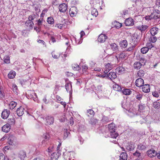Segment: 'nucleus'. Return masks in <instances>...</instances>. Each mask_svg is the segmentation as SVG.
<instances>
[{
    "label": "nucleus",
    "mask_w": 160,
    "mask_h": 160,
    "mask_svg": "<svg viewBox=\"0 0 160 160\" xmlns=\"http://www.w3.org/2000/svg\"><path fill=\"white\" fill-rule=\"evenodd\" d=\"M67 9V5L65 3H63L62 4L59 6V11L61 12H65L66 11Z\"/></svg>",
    "instance_id": "8"
},
{
    "label": "nucleus",
    "mask_w": 160,
    "mask_h": 160,
    "mask_svg": "<svg viewBox=\"0 0 160 160\" xmlns=\"http://www.w3.org/2000/svg\"><path fill=\"white\" fill-rule=\"evenodd\" d=\"M27 111L23 107L21 106L18 108L17 110V113L18 116H21L22 115L24 112H26Z\"/></svg>",
    "instance_id": "4"
},
{
    "label": "nucleus",
    "mask_w": 160,
    "mask_h": 160,
    "mask_svg": "<svg viewBox=\"0 0 160 160\" xmlns=\"http://www.w3.org/2000/svg\"><path fill=\"white\" fill-rule=\"evenodd\" d=\"M121 91L123 94L126 95H130L132 92L128 88L124 89L122 90H121Z\"/></svg>",
    "instance_id": "24"
},
{
    "label": "nucleus",
    "mask_w": 160,
    "mask_h": 160,
    "mask_svg": "<svg viewBox=\"0 0 160 160\" xmlns=\"http://www.w3.org/2000/svg\"><path fill=\"white\" fill-rule=\"evenodd\" d=\"M65 88L67 91L68 92H70L72 90V87L70 82H67L65 85Z\"/></svg>",
    "instance_id": "26"
},
{
    "label": "nucleus",
    "mask_w": 160,
    "mask_h": 160,
    "mask_svg": "<svg viewBox=\"0 0 160 160\" xmlns=\"http://www.w3.org/2000/svg\"><path fill=\"white\" fill-rule=\"evenodd\" d=\"M5 156L2 153H0V160H5Z\"/></svg>",
    "instance_id": "56"
},
{
    "label": "nucleus",
    "mask_w": 160,
    "mask_h": 160,
    "mask_svg": "<svg viewBox=\"0 0 160 160\" xmlns=\"http://www.w3.org/2000/svg\"><path fill=\"white\" fill-rule=\"evenodd\" d=\"M114 24L115 27L118 28H120L122 26V23L117 21L115 22Z\"/></svg>",
    "instance_id": "41"
},
{
    "label": "nucleus",
    "mask_w": 160,
    "mask_h": 160,
    "mask_svg": "<svg viewBox=\"0 0 160 160\" xmlns=\"http://www.w3.org/2000/svg\"><path fill=\"white\" fill-rule=\"evenodd\" d=\"M16 75V72L14 71H10L8 74V78L10 79H13L15 77Z\"/></svg>",
    "instance_id": "25"
},
{
    "label": "nucleus",
    "mask_w": 160,
    "mask_h": 160,
    "mask_svg": "<svg viewBox=\"0 0 160 160\" xmlns=\"http://www.w3.org/2000/svg\"><path fill=\"white\" fill-rule=\"evenodd\" d=\"M113 88L114 90L118 92L121 91L122 89L121 87L117 84L113 85Z\"/></svg>",
    "instance_id": "29"
},
{
    "label": "nucleus",
    "mask_w": 160,
    "mask_h": 160,
    "mask_svg": "<svg viewBox=\"0 0 160 160\" xmlns=\"http://www.w3.org/2000/svg\"><path fill=\"white\" fill-rule=\"evenodd\" d=\"M43 101L45 104H47L48 103V101H47L46 97H45L43 98Z\"/></svg>",
    "instance_id": "62"
},
{
    "label": "nucleus",
    "mask_w": 160,
    "mask_h": 160,
    "mask_svg": "<svg viewBox=\"0 0 160 160\" xmlns=\"http://www.w3.org/2000/svg\"><path fill=\"white\" fill-rule=\"evenodd\" d=\"M28 97L30 99H32L35 102L37 100V96L36 93L33 92H31L30 95H28Z\"/></svg>",
    "instance_id": "16"
},
{
    "label": "nucleus",
    "mask_w": 160,
    "mask_h": 160,
    "mask_svg": "<svg viewBox=\"0 0 160 160\" xmlns=\"http://www.w3.org/2000/svg\"><path fill=\"white\" fill-rule=\"evenodd\" d=\"M37 16L36 14H34L32 15H30L28 17V20L26 21L27 23H32L33 25L34 24L32 20H33L34 19L36 18Z\"/></svg>",
    "instance_id": "17"
},
{
    "label": "nucleus",
    "mask_w": 160,
    "mask_h": 160,
    "mask_svg": "<svg viewBox=\"0 0 160 160\" xmlns=\"http://www.w3.org/2000/svg\"><path fill=\"white\" fill-rule=\"evenodd\" d=\"M133 155L134 156H136L138 158L140 157L141 153L137 151H136L135 152L133 153Z\"/></svg>",
    "instance_id": "54"
},
{
    "label": "nucleus",
    "mask_w": 160,
    "mask_h": 160,
    "mask_svg": "<svg viewBox=\"0 0 160 160\" xmlns=\"http://www.w3.org/2000/svg\"><path fill=\"white\" fill-rule=\"evenodd\" d=\"M144 82L143 79L142 78H139L136 79L135 82V84L137 87H141L144 84Z\"/></svg>",
    "instance_id": "6"
},
{
    "label": "nucleus",
    "mask_w": 160,
    "mask_h": 160,
    "mask_svg": "<svg viewBox=\"0 0 160 160\" xmlns=\"http://www.w3.org/2000/svg\"><path fill=\"white\" fill-rule=\"evenodd\" d=\"M135 97L138 100H141L142 97V95L140 93H137V95H135Z\"/></svg>",
    "instance_id": "43"
},
{
    "label": "nucleus",
    "mask_w": 160,
    "mask_h": 160,
    "mask_svg": "<svg viewBox=\"0 0 160 160\" xmlns=\"http://www.w3.org/2000/svg\"><path fill=\"white\" fill-rule=\"evenodd\" d=\"M4 62L6 63H10L9 57L8 56L5 57L4 58Z\"/></svg>",
    "instance_id": "48"
},
{
    "label": "nucleus",
    "mask_w": 160,
    "mask_h": 160,
    "mask_svg": "<svg viewBox=\"0 0 160 160\" xmlns=\"http://www.w3.org/2000/svg\"><path fill=\"white\" fill-rule=\"evenodd\" d=\"M160 17V11L157 10L154 11L150 15L146 16V19L147 20H151L152 19H156Z\"/></svg>",
    "instance_id": "2"
},
{
    "label": "nucleus",
    "mask_w": 160,
    "mask_h": 160,
    "mask_svg": "<svg viewBox=\"0 0 160 160\" xmlns=\"http://www.w3.org/2000/svg\"><path fill=\"white\" fill-rule=\"evenodd\" d=\"M131 143V142H130V144L126 147L128 151L132 150L134 148V145H132Z\"/></svg>",
    "instance_id": "32"
},
{
    "label": "nucleus",
    "mask_w": 160,
    "mask_h": 160,
    "mask_svg": "<svg viewBox=\"0 0 160 160\" xmlns=\"http://www.w3.org/2000/svg\"><path fill=\"white\" fill-rule=\"evenodd\" d=\"M74 120L73 118L72 117H71V118H70V124L71 125H73L74 123Z\"/></svg>",
    "instance_id": "63"
},
{
    "label": "nucleus",
    "mask_w": 160,
    "mask_h": 160,
    "mask_svg": "<svg viewBox=\"0 0 160 160\" xmlns=\"http://www.w3.org/2000/svg\"><path fill=\"white\" fill-rule=\"evenodd\" d=\"M149 50V48L148 47H144L141 49V52L142 54H145L148 52Z\"/></svg>",
    "instance_id": "35"
},
{
    "label": "nucleus",
    "mask_w": 160,
    "mask_h": 160,
    "mask_svg": "<svg viewBox=\"0 0 160 160\" xmlns=\"http://www.w3.org/2000/svg\"><path fill=\"white\" fill-rule=\"evenodd\" d=\"M69 133L68 130L67 129H66L65 131H64V133L63 138L64 139H66L68 137Z\"/></svg>",
    "instance_id": "46"
},
{
    "label": "nucleus",
    "mask_w": 160,
    "mask_h": 160,
    "mask_svg": "<svg viewBox=\"0 0 160 160\" xmlns=\"http://www.w3.org/2000/svg\"><path fill=\"white\" fill-rule=\"evenodd\" d=\"M8 123L7 124H9V125H13L15 123V119L14 118L9 119H8Z\"/></svg>",
    "instance_id": "40"
},
{
    "label": "nucleus",
    "mask_w": 160,
    "mask_h": 160,
    "mask_svg": "<svg viewBox=\"0 0 160 160\" xmlns=\"http://www.w3.org/2000/svg\"><path fill=\"white\" fill-rule=\"evenodd\" d=\"M146 147L143 145H142L141 144H140L138 146V148L140 150H144L146 148Z\"/></svg>",
    "instance_id": "52"
},
{
    "label": "nucleus",
    "mask_w": 160,
    "mask_h": 160,
    "mask_svg": "<svg viewBox=\"0 0 160 160\" xmlns=\"http://www.w3.org/2000/svg\"><path fill=\"white\" fill-rule=\"evenodd\" d=\"M120 47L122 48H126L128 45L127 42L126 40H124L120 42Z\"/></svg>",
    "instance_id": "31"
},
{
    "label": "nucleus",
    "mask_w": 160,
    "mask_h": 160,
    "mask_svg": "<svg viewBox=\"0 0 160 160\" xmlns=\"http://www.w3.org/2000/svg\"><path fill=\"white\" fill-rule=\"evenodd\" d=\"M120 160H127V154L125 152H122L120 155Z\"/></svg>",
    "instance_id": "23"
},
{
    "label": "nucleus",
    "mask_w": 160,
    "mask_h": 160,
    "mask_svg": "<svg viewBox=\"0 0 160 160\" xmlns=\"http://www.w3.org/2000/svg\"><path fill=\"white\" fill-rule=\"evenodd\" d=\"M147 154L149 157L152 158L156 156L157 152L154 149H151L148 150L147 152Z\"/></svg>",
    "instance_id": "5"
},
{
    "label": "nucleus",
    "mask_w": 160,
    "mask_h": 160,
    "mask_svg": "<svg viewBox=\"0 0 160 160\" xmlns=\"http://www.w3.org/2000/svg\"><path fill=\"white\" fill-rule=\"evenodd\" d=\"M42 21H43V19H42V18L38 20V26H40V25H41L42 24Z\"/></svg>",
    "instance_id": "60"
},
{
    "label": "nucleus",
    "mask_w": 160,
    "mask_h": 160,
    "mask_svg": "<svg viewBox=\"0 0 160 160\" xmlns=\"http://www.w3.org/2000/svg\"><path fill=\"white\" fill-rule=\"evenodd\" d=\"M145 106L144 104H143L142 103L138 105V110L140 112H142L145 109Z\"/></svg>",
    "instance_id": "36"
},
{
    "label": "nucleus",
    "mask_w": 160,
    "mask_h": 160,
    "mask_svg": "<svg viewBox=\"0 0 160 160\" xmlns=\"http://www.w3.org/2000/svg\"><path fill=\"white\" fill-rule=\"evenodd\" d=\"M10 114V111L7 109H4L2 113V117L3 119H7Z\"/></svg>",
    "instance_id": "9"
},
{
    "label": "nucleus",
    "mask_w": 160,
    "mask_h": 160,
    "mask_svg": "<svg viewBox=\"0 0 160 160\" xmlns=\"http://www.w3.org/2000/svg\"><path fill=\"white\" fill-rule=\"evenodd\" d=\"M143 65V64L141 63L140 62H135L134 64L133 67L135 69H139Z\"/></svg>",
    "instance_id": "21"
},
{
    "label": "nucleus",
    "mask_w": 160,
    "mask_h": 160,
    "mask_svg": "<svg viewBox=\"0 0 160 160\" xmlns=\"http://www.w3.org/2000/svg\"><path fill=\"white\" fill-rule=\"evenodd\" d=\"M102 120L103 121H105L107 122H108L109 121L108 118L106 117H104L103 118Z\"/></svg>",
    "instance_id": "59"
},
{
    "label": "nucleus",
    "mask_w": 160,
    "mask_h": 160,
    "mask_svg": "<svg viewBox=\"0 0 160 160\" xmlns=\"http://www.w3.org/2000/svg\"><path fill=\"white\" fill-rule=\"evenodd\" d=\"M126 57V56L125 55L124 53H121L119 54L117 56V58L118 59L119 58V59L122 60L124 59V58Z\"/></svg>",
    "instance_id": "30"
},
{
    "label": "nucleus",
    "mask_w": 160,
    "mask_h": 160,
    "mask_svg": "<svg viewBox=\"0 0 160 160\" xmlns=\"http://www.w3.org/2000/svg\"><path fill=\"white\" fill-rule=\"evenodd\" d=\"M107 77L111 80L114 79L116 78L117 75L115 73L113 72H110L108 74L107 73Z\"/></svg>",
    "instance_id": "15"
},
{
    "label": "nucleus",
    "mask_w": 160,
    "mask_h": 160,
    "mask_svg": "<svg viewBox=\"0 0 160 160\" xmlns=\"http://www.w3.org/2000/svg\"><path fill=\"white\" fill-rule=\"evenodd\" d=\"M54 118L51 116H48L46 118V124L49 125L52 124L54 122Z\"/></svg>",
    "instance_id": "7"
},
{
    "label": "nucleus",
    "mask_w": 160,
    "mask_h": 160,
    "mask_svg": "<svg viewBox=\"0 0 160 160\" xmlns=\"http://www.w3.org/2000/svg\"><path fill=\"white\" fill-rule=\"evenodd\" d=\"M8 143L9 144L13 145L15 144V141L13 137H10L8 139Z\"/></svg>",
    "instance_id": "28"
},
{
    "label": "nucleus",
    "mask_w": 160,
    "mask_h": 160,
    "mask_svg": "<svg viewBox=\"0 0 160 160\" xmlns=\"http://www.w3.org/2000/svg\"><path fill=\"white\" fill-rule=\"evenodd\" d=\"M128 13V11L127 10H125L122 11V15H126Z\"/></svg>",
    "instance_id": "64"
},
{
    "label": "nucleus",
    "mask_w": 160,
    "mask_h": 160,
    "mask_svg": "<svg viewBox=\"0 0 160 160\" xmlns=\"http://www.w3.org/2000/svg\"><path fill=\"white\" fill-rule=\"evenodd\" d=\"M10 129L11 126L10 125H9V124H6L2 127V130L5 132H8Z\"/></svg>",
    "instance_id": "13"
},
{
    "label": "nucleus",
    "mask_w": 160,
    "mask_h": 160,
    "mask_svg": "<svg viewBox=\"0 0 160 160\" xmlns=\"http://www.w3.org/2000/svg\"><path fill=\"white\" fill-rule=\"evenodd\" d=\"M148 26L146 25H139L137 27V28L141 32H144L148 28Z\"/></svg>",
    "instance_id": "14"
},
{
    "label": "nucleus",
    "mask_w": 160,
    "mask_h": 160,
    "mask_svg": "<svg viewBox=\"0 0 160 160\" xmlns=\"http://www.w3.org/2000/svg\"><path fill=\"white\" fill-rule=\"evenodd\" d=\"M125 24L127 26H132L134 24V22L132 18H128L127 19L125 22Z\"/></svg>",
    "instance_id": "10"
},
{
    "label": "nucleus",
    "mask_w": 160,
    "mask_h": 160,
    "mask_svg": "<svg viewBox=\"0 0 160 160\" xmlns=\"http://www.w3.org/2000/svg\"><path fill=\"white\" fill-rule=\"evenodd\" d=\"M128 115L131 117H132L137 114L136 109L132 106L128 110Z\"/></svg>",
    "instance_id": "3"
},
{
    "label": "nucleus",
    "mask_w": 160,
    "mask_h": 160,
    "mask_svg": "<svg viewBox=\"0 0 160 160\" xmlns=\"http://www.w3.org/2000/svg\"><path fill=\"white\" fill-rule=\"evenodd\" d=\"M134 48V46H133L131 47H129L127 49V51H131L133 50V48Z\"/></svg>",
    "instance_id": "61"
},
{
    "label": "nucleus",
    "mask_w": 160,
    "mask_h": 160,
    "mask_svg": "<svg viewBox=\"0 0 160 160\" xmlns=\"http://www.w3.org/2000/svg\"><path fill=\"white\" fill-rule=\"evenodd\" d=\"M112 67L109 63H108L105 66V70L104 72L105 74L107 73L112 69Z\"/></svg>",
    "instance_id": "20"
},
{
    "label": "nucleus",
    "mask_w": 160,
    "mask_h": 160,
    "mask_svg": "<svg viewBox=\"0 0 160 160\" xmlns=\"http://www.w3.org/2000/svg\"><path fill=\"white\" fill-rule=\"evenodd\" d=\"M107 37L104 34H101L98 38V42H101L105 41Z\"/></svg>",
    "instance_id": "12"
},
{
    "label": "nucleus",
    "mask_w": 160,
    "mask_h": 160,
    "mask_svg": "<svg viewBox=\"0 0 160 160\" xmlns=\"http://www.w3.org/2000/svg\"><path fill=\"white\" fill-rule=\"evenodd\" d=\"M12 89L13 92L16 94L18 93V88L17 86L15 84H13L12 85Z\"/></svg>",
    "instance_id": "42"
},
{
    "label": "nucleus",
    "mask_w": 160,
    "mask_h": 160,
    "mask_svg": "<svg viewBox=\"0 0 160 160\" xmlns=\"http://www.w3.org/2000/svg\"><path fill=\"white\" fill-rule=\"evenodd\" d=\"M111 48L115 52H117L118 51V47L115 43L110 44Z\"/></svg>",
    "instance_id": "22"
},
{
    "label": "nucleus",
    "mask_w": 160,
    "mask_h": 160,
    "mask_svg": "<svg viewBox=\"0 0 160 160\" xmlns=\"http://www.w3.org/2000/svg\"><path fill=\"white\" fill-rule=\"evenodd\" d=\"M152 94L154 97L158 98L159 97L158 93L156 91H155L153 92L152 93Z\"/></svg>",
    "instance_id": "55"
},
{
    "label": "nucleus",
    "mask_w": 160,
    "mask_h": 160,
    "mask_svg": "<svg viewBox=\"0 0 160 160\" xmlns=\"http://www.w3.org/2000/svg\"><path fill=\"white\" fill-rule=\"evenodd\" d=\"M82 68L83 71L84 72H86L88 69L87 66L85 65L82 66Z\"/></svg>",
    "instance_id": "58"
},
{
    "label": "nucleus",
    "mask_w": 160,
    "mask_h": 160,
    "mask_svg": "<svg viewBox=\"0 0 160 160\" xmlns=\"http://www.w3.org/2000/svg\"><path fill=\"white\" fill-rule=\"evenodd\" d=\"M47 22L48 23L51 24H52L54 23V20L52 17H50L48 18Z\"/></svg>",
    "instance_id": "38"
},
{
    "label": "nucleus",
    "mask_w": 160,
    "mask_h": 160,
    "mask_svg": "<svg viewBox=\"0 0 160 160\" xmlns=\"http://www.w3.org/2000/svg\"><path fill=\"white\" fill-rule=\"evenodd\" d=\"M76 8L75 7H72L70 9L69 12L70 15L72 16H73L75 15L77 12L76 10Z\"/></svg>",
    "instance_id": "18"
},
{
    "label": "nucleus",
    "mask_w": 160,
    "mask_h": 160,
    "mask_svg": "<svg viewBox=\"0 0 160 160\" xmlns=\"http://www.w3.org/2000/svg\"><path fill=\"white\" fill-rule=\"evenodd\" d=\"M160 106V103L158 102H155L153 103V107L156 108H158Z\"/></svg>",
    "instance_id": "44"
},
{
    "label": "nucleus",
    "mask_w": 160,
    "mask_h": 160,
    "mask_svg": "<svg viewBox=\"0 0 160 160\" xmlns=\"http://www.w3.org/2000/svg\"><path fill=\"white\" fill-rule=\"evenodd\" d=\"M142 88V90L143 92L146 93L149 92L150 91V86L148 84L143 85Z\"/></svg>",
    "instance_id": "11"
},
{
    "label": "nucleus",
    "mask_w": 160,
    "mask_h": 160,
    "mask_svg": "<svg viewBox=\"0 0 160 160\" xmlns=\"http://www.w3.org/2000/svg\"><path fill=\"white\" fill-rule=\"evenodd\" d=\"M17 104L14 101H11L9 104V108L11 109H13L17 106Z\"/></svg>",
    "instance_id": "27"
},
{
    "label": "nucleus",
    "mask_w": 160,
    "mask_h": 160,
    "mask_svg": "<svg viewBox=\"0 0 160 160\" xmlns=\"http://www.w3.org/2000/svg\"><path fill=\"white\" fill-rule=\"evenodd\" d=\"M91 13L92 15L94 16L95 17H96L98 15V12L95 9H93V10H92Z\"/></svg>",
    "instance_id": "49"
},
{
    "label": "nucleus",
    "mask_w": 160,
    "mask_h": 160,
    "mask_svg": "<svg viewBox=\"0 0 160 160\" xmlns=\"http://www.w3.org/2000/svg\"><path fill=\"white\" fill-rule=\"evenodd\" d=\"M19 156L21 159H23L26 156L25 152L22 151L20 152Z\"/></svg>",
    "instance_id": "39"
},
{
    "label": "nucleus",
    "mask_w": 160,
    "mask_h": 160,
    "mask_svg": "<svg viewBox=\"0 0 160 160\" xmlns=\"http://www.w3.org/2000/svg\"><path fill=\"white\" fill-rule=\"evenodd\" d=\"M55 27L61 29L62 27V25L61 24H58L55 25Z\"/></svg>",
    "instance_id": "57"
},
{
    "label": "nucleus",
    "mask_w": 160,
    "mask_h": 160,
    "mask_svg": "<svg viewBox=\"0 0 160 160\" xmlns=\"http://www.w3.org/2000/svg\"><path fill=\"white\" fill-rule=\"evenodd\" d=\"M154 36H152L151 37L150 39V41L153 43L155 42L157 40V37Z\"/></svg>",
    "instance_id": "47"
},
{
    "label": "nucleus",
    "mask_w": 160,
    "mask_h": 160,
    "mask_svg": "<svg viewBox=\"0 0 160 160\" xmlns=\"http://www.w3.org/2000/svg\"><path fill=\"white\" fill-rule=\"evenodd\" d=\"M139 62L142 64L143 63V65H144L146 63V61L144 57H142L141 58Z\"/></svg>",
    "instance_id": "51"
},
{
    "label": "nucleus",
    "mask_w": 160,
    "mask_h": 160,
    "mask_svg": "<svg viewBox=\"0 0 160 160\" xmlns=\"http://www.w3.org/2000/svg\"><path fill=\"white\" fill-rule=\"evenodd\" d=\"M144 72L142 70H140L138 72L137 75L139 77H142L144 75Z\"/></svg>",
    "instance_id": "37"
},
{
    "label": "nucleus",
    "mask_w": 160,
    "mask_h": 160,
    "mask_svg": "<svg viewBox=\"0 0 160 160\" xmlns=\"http://www.w3.org/2000/svg\"><path fill=\"white\" fill-rule=\"evenodd\" d=\"M125 70L124 68L122 67H118L116 69V71L119 72H122Z\"/></svg>",
    "instance_id": "45"
},
{
    "label": "nucleus",
    "mask_w": 160,
    "mask_h": 160,
    "mask_svg": "<svg viewBox=\"0 0 160 160\" xmlns=\"http://www.w3.org/2000/svg\"><path fill=\"white\" fill-rule=\"evenodd\" d=\"M158 29L155 27L152 28L150 30V32L152 36H155L157 33Z\"/></svg>",
    "instance_id": "19"
},
{
    "label": "nucleus",
    "mask_w": 160,
    "mask_h": 160,
    "mask_svg": "<svg viewBox=\"0 0 160 160\" xmlns=\"http://www.w3.org/2000/svg\"><path fill=\"white\" fill-rule=\"evenodd\" d=\"M72 67L75 70H78L80 69L79 65L76 64H74L72 65Z\"/></svg>",
    "instance_id": "50"
},
{
    "label": "nucleus",
    "mask_w": 160,
    "mask_h": 160,
    "mask_svg": "<svg viewBox=\"0 0 160 160\" xmlns=\"http://www.w3.org/2000/svg\"><path fill=\"white\" fill-rule=\"evenodd\" d=\"M124 103H122V107L124 109H125L126 110H128L129 108H130L132 105H130L129 103H127L126 105L124 104Z\"/></svg>",
    "instance_id": "33"
},
{
    "label": "nucleus",
    "mask_w": 160,
    "mask_h": 160,
    "mask_svg": "<svg viewBox=\"0 0 160 160\" xmlns=\"http://www.w3.org/2000/svg\"><path fill=\"white\" fill-rule=\"evenodd\" d=\"M108 128L109 131L108 135L109 137L115 139V140H111L110 141L115 143L117 142L116 141V138L118 136V134L115 132L116 127L113 123H111L108 125Z\"/></svg>",
    "instance_id": "1"
},
{
    "label": "nucleus",
    "mask_w": 160,
    "mask_h": 160,
    "mask_svg": "<svg viewBox=\"0 0 160 160\" xmlns=\"http://www.w3.org/2000/svg\"><path fill=\"white\" fill-rule=\"evenodd\" d=\"M87 113H88L90 115H93L94 112L92 109H89L87 110Z\"/></svg>",
    "instance_id": "53"
},
{
    "label": "nucleus",
    "mask_w": 160,
    "mask_h": 160,
    "mask_svg": "<svg viewBox=\"0 0 160 160\" xmlns=\"http://www.w3.org/2000/svg\"><path fill=\"white\" fill-rule=\"evenodd\" d=\"M5 97L4 93L3 92V89L2 87H0V99H2Z\"/></svg>",
    "instance_id": "34"
}]
</instances>
